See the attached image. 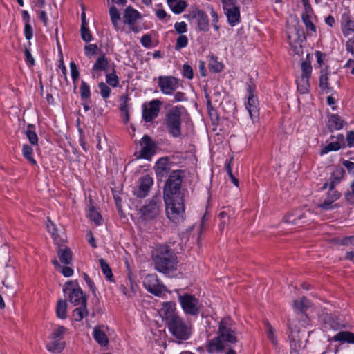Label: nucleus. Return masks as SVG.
<instances>
[{
	"label": "nucleus",
	"instance_id": "nucleus-1",
	"mask_svg": "<svg viewBox=\"0 0 354 354\" xmlns=\"http://www.w3.org/2000/svg\"><path fill=\"white\" fill-rule=\"evenodd\" d=\"M183 172L173 171L167 180L163 192L168 218L175 223L183 221L185 216L184 192L181 189Z\"/></svg>",
	"mask_w": 354,
	"mask_h": 354
},
{
	"label": "nucleus",
	"instance_id": "nucleus-2",
	"mask_svg": "<svg viewBox=\"0 0 354 354\" xmlns=\"http://www.w3.org/2000/svg\"><path fill=\"white\" fill-rule=\"evenodd\" d=\"M238 342L236 328L233 321L223 318L219 323L218 336L211 339L206 347L209 353H221L225 347V344H236Z\"/></svg>",
	"mask_w": 354,
	"mask_h": 354
},
{
	"label": "nucleus",
	"instance_id": "nucleus-3",
	"mask_svg": "<svg viewBox=\"0 0 354 354\" xmlns=\"http://www.w3.org/2000/svg\"><path fill=\"white\" fill-rule=\"evenodd\" d=\"M155 268L160 272L167 274L177 268V256L167 245H158L153 254Z\"/></svg>",
	"mask_w": 354,
	"mask_h": 354
},
{
	"label": "nucleus",
	"instance_id": "nucleus-4",
	"mask_svg": "<svg viewBox=\"0 0 354 354\" xmlns=\"http://www.w3.org/2000/svg\"><path fill=\"white\" fill-rule=\"evenodd\" d=\"M73 281H68L66 283L63 291L66 293L69 290L68 299L69 301L73 306H79L73 310L72 313V317L75 321H81L84 317L87 316L88 312L86 308L87 297L85 293L83 292L82 289L78 288H73L71 290L70 286L73 285Z\"/></svg>",
	"mask_w": 354,
	"mask_h": 354
},
{
	"label": "nucleus",
	"instance_id": "nucleus-5",
	"mask_svg": "<svg viewBox=\"0 0 354 354\" xmlns=\"http://www.w3.org/2000/svg\"><path fill=\"white\" fill-rule=\"evenodd\" d=\"M169 331L179 342L189 339L192 333V325L183 317H178L167 325Z\"/></svg>",
	"mask_w": 354,
	"mask_h": 354
},
{
	"label": "nucleus",
	"instance_id": "nucleus-6",
	"mask_svg": "<svg viewBox=\"0 0 354 354\" xmlns=\"http://www.w3.org/2000/svg\"><path fill=\"white\" fill-rule=\"evenodd\" d=\"M178 301L186 315L197 316L203 308L202 303L194 295L189 293L179 294Z\"/></svg>",
	"mask_w": 354,
	"mask_h": 354
},
{
	"label": "nucleus",
	"instance_id": "nucleus-7",
	"mask_svg": "<svg viewBox=\"0 0 354 354\" xmlns=\"http://www.w3.org/2000/svg\"><path fill=\"white\" fill-rule=\"evenodd\" d=\"M168 132L174 138L181 135V111L180 107H175L168 111L165 118Z\"/></svg>",
	"mask_w": 354,
	"mask_h": 354
},
{
	"label": "nucleus",
	"instance_id": "nucleus-8",
	"mask_svg": "<svg viewBox=\"0 0 354 354\" xmlns=\"http://www.w3.org/2000/svg\"><path fill=\"white\" fill-rule=\"evenodd\" d=\"M255 86L250 80L248 83V102L245 104V107L248 111L251 120L255 122L259 120V102L257 97L254 95Z\"/></svg>",
	"mask_w": 354,
	"mask_h": 354
},
{
	"label": "nucleus",
	"instance_id": "nucleus-9",
	"mask_svg": "<svg viewBox=\"0 0 354 354\" xmlns=\"http://www.w3.org/2000/svg\"><path fill=\"white\" fill-rule=\"evenodd\" d=\"M161 205V194L158 193L140 209V212L146 219H152L158 215Z\"/></svg>",
	"mask_w": 354,
	"mask_h": 354
},
{
	"label": "nucleus",
	"instance_id": "nucleus-10",
	"mask_svg": "<svg viewBox=\"0 0 354 354\" xmlns=\"http://www.w3.org/2000/svg\"><path fill=\"white\" fill-rule=\"evenodd\" d=\"M143 285L149 292L158 297L167 290L166 287L159 281L155 274H148L144 279Z\"/></svg>",
	"mask_w": 354,
	"mask_h": 354
},
{
	"label": "nucleus",
	"instance_id": "nucleus-11",
	"mask_svg": "<svg viewBox=\"0 0 354 354\" xmlns=\"http://www.w3.org/2000/svg\"><path fill=\"white\" fill-rule=\"evenodd\" d=\"M140 144L142 149L139 152L138 158L150 160L156 153L157 146L155 142L149 136L145 135L142 138Z\"/></svg>",
	"mask_w": 354,
	"mask_h": 354
},
{
	"label": "nucleus",
	"instance_id": "nucleus-12",
	"mask_svg": "<svg viewBox=\"0 0 354 354\" xmlns=\"http://www.w3.org/2000/svg\"><path fill=\"white\" fill-rule=\"evenodd\" d=\"M158 84L165 95H171L179 86L178 80L173 76L158 77Z\"/></svg>",
	"mask_w": 354,
	"mask_h": 354
},
{
	"label": "nucleus",
	"instance_id": "nucleus-13",
	"mask_svg": "<svg viewBox=\"0 0 354 354\" xmlns=\"http://www.w3.org/2000/svg\"><path fill=\"white\" fill-rule=\"evenodd\" d=\"M162 102L159 100L151 101L148 105L142 106V118L146 122H150L158 115Z\"/></svg>",
	"mask_w": 354,
	"mask_h": 354
},
{
	"label": "nucleus",
	"instance_id": "nucleus-14",
	"mask_svg": "<svg viewBox=\"0 0 354 354\" xmlns=\"http://www.w3.org/2000/svg\"><path fill=\"white\" fill-rule=\"evenodd\" d=\"M159 315L165 321L166 326L178 317H180L176 310V304L172 301L165 302L159 310Z\"/></svg>",
	"mask_w": 354,
	"mask_h": 354
},
{
	"label": "nucleus",
	"instance_id": "nucleus-15",
	"mask_svg": "<svg viewBox=\"0 0 354 354\" xmlns=\"http://www.w3.org/2000/svg\"><path fill=\"white\" fill-rule=\"evenodd\" d=\"M153 178L149 175H145L140 180L139 187L134 191V194L138 198L145 197L153 185Z\"/></svg>",
	"mask_w": 354,
	"mask_h": 354
},
{
	"label": "nucleus",
	"instance_id": "nucleus-16",
	"mask_svg": "<svg viewBox=\"0 0 354 354\" xmlns=\"http://www.w3.org/2000/svg\"><path fill=\"white\" fill-rule=\"evenodd\" d=\"M341 197V193L337 190H331L329 189L327 196L324 202L318 207L324 210L331 209L333 207V203Z\"/></svg>",
	"mask_w": 354,
	"mask_h": 354
},
{
	"label": "nucleus",
	"instance_id": "nucleus-17",
	"mask_svg": "<svg viewBox=\"0 0 354 354\" xmlns=\"http://www.w3.org/2000/svg\"><path fill=\"white\" fill-rule=\"evenodd\" d=\"M225 15L229 24L234 26L240 21V10L239 6L236 4L229 8H225Z\"/></svg>",
	"mask_w": 354,
	"mask_h": 354
},
{
	"label": "nucleus",
	"instance_id": "nucleus-18",
	"mask_svg": "<svg viewBox=\"0 0 354 354\" xmlns=\"http://www.w3.org/2000/svg\"><path fill=\"white\" fill-rule=\"evenodd\" d=\"M193 17L196 20L197 26L201 31H207L209 30V19L207 14L202 10H197Z\"/></svg>",
	"mask_w": 354,
	"mask_h": 354
},
{
	"label": "nucleus",
	"instance_id": "nucleus-19",
	"mask_svg": "<svg viewBox=\"0 0 354 354\" xmlns=\"http://www.w3.org/2000/svg\"><path fill=\"white\" fill-rule=\"evenodd\" d=\"M346 124V122L337 114H330L328 115V127L330 131L339 130L342 129Z\"/></svg>",
	"mask_w": 354,
	"mask_h": 354
},
{
	"label": "nucleus",
	"instance_id": "nucleus-20",
	"mask_svg": "<svg viewBox=\"0 0 354 354\" xmlns=\"http://www.w3.org/2000/svg\"><path fill=\"white\" fill-rule=\"evenodd\" d=\"M57 253L60 261L62 263L65 265H69L71 263L73 259L72 252L68 248L59 246Z\"/></svg>",
	"mask_w": 354,
	"mask_h": 354
},
{
	"label": "nucleus",
	"instance_id": "nucleus-21",
	"mask_svg": "<svg viewBox=\"0 0 354 354\" xmlns=\"http://www.w3.org/2000/svg\"><path fill=\"white\" fill-rule=\"evenodd\" d=\"M140 17V14L131 7H127L124 13V22L129 25L134 22Z\"/></svg>",
	"mask_w": 354,
	"mask_h": 354
},
{
	"label": "nucleus",
	"instance_id": "nucleus-22",
	"mask_svg": "<svg viewBox=\"0 0 354 354\" xmlns=\"http://www.w3.org/2000/svg\"><path fill=\"white\" fill-rule=\"evenodd\" d=\"M333 340L342 343L354 344V333L349 331H341L333 337Z\"/></svg>",
	"mask_w": 354,
	"mask_h": 354
},
{
	"label": "nucleus",
	"instance_id": "nucleus-23",
	"mask_svg": "<svg viewBox=\"0 0 354 354\" xmlns=\"http://www.w3.org/2000/svg\"><path fill=\"white\" fill-rule=\"evenodd\" d=\"M345 171L343 168L337 169L333 174L330 178V183H329V189L335 190V187L337 185L341 180L344 178Z\"/></svg>",
	"mask_w": 354,
	"mask_h": 354
},
{
	"label": "nucleus",
	"instance_id": "nucleus-24",
	"mask_svg": "<svg viewBox=\"0 0 354 354\" xmlns=\"http://www.w3.org/2000/svg\"><path fill=\"white\" fill-rule=\"evenodd\" d=\"M53 340L47 344L46 348L50 352L60 353L65 347V342L57 339Z\"/></svg>",
	"mask_w": 354,
	"mask_h": 354
},
{
	"label": "nucleus",
	"instance_id": "nucleus-25",
	"mask_svg": "<svg viewBox=\"0 0 354 354\" xmlns=\"http://www.w3.org/2000/svg\"><path fill=\"white\" fill-rule=\"evenodd\" d=\"M310 306V302L306 297L294 301V307L301 313H304Z\"/></svg>",
	"mask_w": 354,
	"mask_h": 354
},
{
	"label": "nucleus",
	"instance_id": "nucleus-26",
	"mask_svg": "<svg viewBox=\"0 0 354 354\" xmlns=\"http://www.w3.org/2000/svg\"><path fill=\"white\" fill-rule=\"evenodd\" d=\"M297 89L300 93L304 94L308 92L310 89L309 78L300 77L297 80Z\"/></svg>",
	"mask_w": 354,
	"mask_h": 354
},
{
	"label": "nucleus",
	"instance_id": "nucleus-27",
	"mask_svg": "<svg viewBox=\"0 0 354 354\" xmlns=\"http://www.w3.org/2000/svg\"><path fill=\"white\" fill-rule=\"evenodd\" d=\"M319 88L324 93H329L332 91V88L329 86L327 73L324 74L323 71H322V75L319 77Z\"/></svg>",
	"mask_w": 354,
	"mask_h": 354
},
{
	"label": "nucleus",
	"instance_id": "nucleus-28",
	"mask_svg": "<svg viewBox=\"0 0 354 354\" xmlns=\"http://www.w3.org/2000/svg\"><path fill=\"white\" fill-rule=\"evenodd\" d=\"M93 337L102 346H105L109 342L106 335L103 331L97 328L94 329Z\"/></svg>",
	"mask_w": 354,
	"mask_h": 354
},
{
	"label": "nucleus",
	"instance_id": "nucleus-29",
	"mask_svg": "<svg viewBox=\"0 0 354 354\" xmlns=\"http://www.w3.org/2000/svg\"><path fill=\"white\" fill-rule=\"evenodd\" d=\"M67 310V303L65 300H59L56 306V314L57 316L60 319H66Z\"/></svg>",
	"mask_w": 354,
	"mask_h": 354
},
{
	"label": "nucleus",
	"instance_id": "nucleus-30",
	"mask_svg": "<svg viewBox=\"0 0 354 354\" xmlns=\"http://www.w3.org/2000/svg\"><path fill=\"white\" fill-rule=\"evenodd\" d=\"M99 262L100 264L102 271L103 274L105 275L106 278L109 281H112L113 280V275L109 264L102 258L100 259Z\"/></svg>",
	"mask_w": 354,
	"mask_h": 354
},
{
	"label": "nucleus",
	"instance_id": "nucleus-31",
	"mask_svg": "<svg viewBox=\"0 0 354 354\" xmlns=\"http://www.w3.org/2000/svg\"><path fill=\"white\" fill-rule=\"evenodd\" d=\"M305 216V213H302L301 211L296 210L292 214H290L287 216L286 221L287 223L298 225L300 223L299 221L304 218Z\"/></svg>",
	"mask_w": 354,
	"mask_h": 354
},
{
	"label": "nucleus",
	"instance_id": "nucleus-32",
	"mask_svg": "<svg viewBox=\"0 0 354 354\" xmlns=\"http://www.w3.org/2000/svg\"><path fill=\"white\" fill-rule=\"evenodd\" d=\"M109 65L107 59L102 55L98 57L93 66V70L95 71H106Z\"/></svg>",
	"mask_w": 354,
	"mask_h": 354
},
{
	"label": "nucleus",
	"instance_id": "nucleus-33",
	"mask_svg": "<svg viewBox=\"0 0 354 354\" xmlns=\"http://www.w3.org/2000/svg\"><path fill=\"white\" fill-rule=\"evenodd\" d=\"M311 12L304 11L301 15V19L307 30H310L311 31L315 32L316 27L315 24L310 20V13Z\"/></svg>",
	"mask_w": 354,
	"mask_h": 354
},
{
	"label": "nucleus",
	"instance_id": "nucleus-34",
	"mask_svg": "<svg viewBox=\"0 0 354 354\" xmlns=\"http://www.w3.org/2000/svg\"><path fill=\"white\" fill-rule=\"evenodd\" d=\"M344 147L339 141L332 142L327 144L321 151V154H326L332 151H337Z\"/></svg>",
	"mask_w": 354,
	"mask_h": 354
},
{
	"label": "nucleus",
	"instance_id": "nucleus-35",
	"mask_svg": "<svg viewBox=\"0 0 354 354\" xmlns=\"http://www.w3.org/2000/svg\"><path fill=\"white\" fill-rule=\"evenodd\" d=\"M52 263L55 268L59 270L64 277H69L73 275V270L71 268L68 266L62 267L57 259L53 260Z\"/></svg>",
	"mask_w": 354,
	"mask_h": 354
},
{
	"label": "nucleus",
	"instance_id": "nucleus-36",
	"mask_svg": "<svg viewBox=\"0 0 354 354\" xmlns=\"http://www.w3.org/2000/svg\"><path fill=\"white\" fill-rule=\"evenodd\" d=\"M343 20L344 23V35H348L351 32H354V20H352L348 15L344 16Z\"/></svg>",
	"mask_w": 354,
	"mask_h": 354
},
{
	"label": "nucleus",
	"instance_id": "nucleus-37",
	"mask_svg": "<svg viewBox=\"0 0 354 354\" xmlns=\"http://www.w3.org/2000/svg\"><path fill=\"white\" fill-rule=\"evenodd\" d=\"M187 6V3L184 0H179L173 5L169 6V8L171 9V10L176 13V14H180L183 12L186 7Z\"/></svg>",
	"mask_w": 354,
	"mask_h": 354
},
{
	"label": "nucleus",
	"instance_id": "nucleus-38",
	"mask_svg": "<svg viewBox=\"0 0 354 354\" xmlns=\"http://www.w3.org/2000/svg\"><path fill=\"white\" fill-rule=\"evenodd\" d=\"M23 156L32 165H36V160L34 159L32 156L33 149L32 148L28 145H24L22 149Z\"/></svg>",
	"mask_w": 354,
	"mask_h": 354
},
{
	"label": "nucleus",
	"instance_id": "nucleus-39",
	"mask_svg": "<svg viewBox=\"0 0 354 354\" xmlns=\"http://www.w3.org/2000/svg\"><path fill=\"white\" fill-rule=\"evenodd\" d=\"M35 126L32 124L28 125V129L26 132V136L32 145H37L38 137L33 130Z\"/></svg>",
	"mask_w": 354,
	"mask_h": 354
},
{
	"label": "nucleus",
	"instance_id": "nucleus-40",
	"mask_svg": "<svg viewBox=\"0 0 354 354\" xmlns=\"http://www.w3.org/2000/svg\"><path fill=\"white\" fill-rule=\"evenodd\" d=\"M88 216L91 221H93L95 224L100 225L102 223V216L93 207L89 209Z\"/></svg>",
	"mask_w": 354,
	"mask_h": 354
},
{
	"label": "nucleus",
	"instance_id": "nucleus-41",
	"mask_svg": "<svg viewBox=\"0 0 354 354\" xmlns=\"http://www.w3.org/2000/svg\"><path fill=\"white\" fill-rule=\"evenodd\" d=\"M106 83L112 87H117L119 85V78L115 75V71L113 69L112 73H107L106 75Z\"/></svg>",
	"mask_w": 354,
	"mask_h": 354
},
{
	"label": "nucleus",
	"instance_id": "nucleus-42",
	"mask_svg": "<svg viewBox=\"0 0 354 354\" xmlns=\"http://www.w3.org/2000/svg\"><path fill=\"white\" fill-rule=\"evenodd\" d=\"M128 100L129 97L125 96L124 97V102L120 106V111L122 114L123 120L124 123H127L129 120V113L128 110Z\"/></svg>",
	"mask_w": 354,
	"mask_h": 354
},
{
	"label": "nucleus",
	"instance_id": "nucleus-43",
	"mask_svg": "<svg viewBox=\"0 0 354 354\" xmlns=\"http://www.w3.org/2000/svg\"><path fill=\"white\" fill-rule=\"evenodd\" d=\"M109 14L111 17V20L114 25V26L118 28V23L120 19V15L115 6H111L109 9Z\"/></svg>",
	"mask_w": 354,
	"mask_h": 354
},
{
	"label": "nucleus",
	"instance_id": "nucleus-44",
	"mask_svg": "<svg viewBox=\"0 0 354 354\" xmlns=\"http://www.w3.org/2000/svg\"><path fill=\"white\" fill-rule=\"evenodd\" d=\"M301 77H310L311 73H312V66L309 62L308 61H304L301 63Z\"/></svg>",
	"mask_w": 354,
	"mask_h": 354
},
{
	"label": "nucleus",
	"instance_id": "nucleus-45",
	"mask_svg": "<svg viewBox=\"0 0 354 354\" xmlns=\"http://www.w3.org/2000/svg\"><path fill=\"white\" fill-rule=\"evenodd\" d=\"M80 31L82 40H84L85 42H89L91 41L92 35L88 28L87 27V24H84V23H82Z\"/></svg>",
	"mask_w": 354,
	"mask_h": 354
},
{
	"label": "nucleus",
	"instance_id": "nucleus-46",
	"mask_svg": "<svg viewBox=\"0 0 354 354\" xmlns=\"http://www.w3.org/2000/svg\"><path fill=\"white\" fill-rule=\"evenodd\" d=\"M80 95L82 100H89L91 91L89 86L84 81H82L80 86Z\"/></svg>",
	"mask_w": 354,
	"mask_h": 354
},
{
	"label": "nucleus",
	"instance_id": "nucleus-47",
	"mask_svg": "<svg viewBox=\"0 0 354 354\" xmlns=\"http://www.w3.org/2000/svg\"><path fill=\"white\" fill-rule=\"evenodd\" d=\"M98 88L100 90V95L103 99H106L109 97L111 90L106 84L101 82L98 84Z\"/></svg>",
	"mask_w": 354,
	"mask_h": 354
},
{
	"label": "nucleus",
	"instance_id": "nucleus-48",
	"mask_svg": "<svg viewBox=\"0 0 354 354\" xmlns=\"http://www.w3.org/2000/svg\"><path fill=\"white\" fill-rule=\"evenodd\" d=\"M188 44V39L186 35H180L176 39L175 50H179L187 46Z\"/></svg>",
	"mask_w": 354,
	"mask_h": 354
},
{
	"label": "nucleus",
	"instance_id": "nucleus-49",
	"mask_svg": "<svg viewBox=\"0 0 354 354\" xmlns=\"http://www.w3.org/2000/svg\"><path fill=\"white\" fill-rule=\"evenodd\" d=\"M66 332V328L63 326H59L51 334L52 339H59L63 337L64 334Z\"/></svg>",
	"mask_w": 354,
	"mask_h": 354
},
{
	"label": "nucleus",
	"instance_id": "nucleus-50",
	"mask_svg": "<svg viewBox=\"0 0 354 354\" xmlns=\"http://www.w3.org/2000/svg\"><path fill=\"white\" fill-rule=\"evenodd\" d=\"M209 68L214 73H218L222 71L223 66L221 63L218 62L216 59H211L209 64Z\"/></svg>",
	"mask_w": 354,
	"mask_h": 354
},
{
	"label": "nucleus",
	"instance_id": "nucleus-51",
	"mask_svg": "<svg viewBox=\"0 0 354 354\" xmlns=\"http://www.w3.org/2000/svg\"><path fill=\"white\" fill-rule=\"evenodd\" d=\"M182 73L183 77L192 80L194 77V73L192 68L188 64H184L183 66Z\"/></svg>",
	"mask_w": 354,
	"mask_h": 354
},
{
	"label": "nucleus",
	"instance_id": "nucleus-52",
	"mask_svg": "<svg viewBox=\"0 0 354 354\" xmlns=\"http://www.w3.org/2000/svg\"><path fill=\"white\" fill-rule=\"evenodd\" d=\"M267 334L270 341L275 346L277 345V337L274 333V328L269 324H267Z\"/></svg>",
	"mask_w": 354,
	"mask_h": 354
},
{
	"label": "nucleus",
	"instance_id": "nucleus-53",
	"mask_svg": "<svg viewBox=\"0 0 354 354\" xmlns=\"http://www.w3.org/2000/svg\"><path fill=\"white\" fill-rule=\"evenodd\" d=\"M97 50V46L96 44H89L84 46L85 55L88 57L95 55Z\"/></svg>",
	"mask_w": 354,
	"mask_h": 354
},
{
	"label": "nucleus",
	"instance_id": "nucleus-54",
	"mask_svg": "<svg viewBox=\"0 0 354 354\" xmlns=\"http://www.w3.org/2000/svg\"><path fill=\"white\" fill-rule=\"evenodd\" d=\"M71 77L74 83L77 81L79 77V71L75 62H71L70 63Z\"/></svg>",
	"mask_w": 354,
	"mask_h": 354
},
{
	"label": "nucleus",
	"instance_id": "nucleus-55",
	"mask_svg": "<svg viewBox=\"0 0 354 354\" xmlns=\"http://www.w3.org/2000/svg\"><path fill=\"white\" fill-rule=\"evenodd\" d=\"M176 31L179 34H183L187 32V24L185 22H176L174 24Z\"/></svg>",
	"mask_w": 354,
	"mask_h": 354
},
{
	"label": "nucleus",
	"instance_id": "nucleus-56",
	"mask_svg": "<svg viewBox=\"0 0 354 354\" xmlns=\"http://www.w3.org/2000/svg\"><path fill=\"white\" fill-rule=\"evenodd\" d=\"M83 277H84V279L86 283H87L88 286L91 290L93 294L94 295H95V294H96V288H95L93 282L92 281V280L88 277V275L87 274H86V273L83 274Z\"/></svg>",
	"mask_w": 354,
	"mask_h": 354
},
{
	"label": "nucleus",
	"instance_id": "nucleus-57",
	"mask_svg": "<svg viewBox=\"0 0 354 354\" xmlns=\"http://www.w3.org/2000/svg\"><path fill=\"white\" fill-rule=\"evenodd\" d=\"M24 35L26 39L30 40L33 35V30L31 25L29 23H26L24 27Z\"/></svg>",
	"mask_w": 354,
	"mask_h": 354
},
{
	"label": "nucleus",
	"instance_id": "nucleus-58",
	"mask_svg": "<svg viewBox=\"0 0 354 354\" xmlns=\"http://www.w3.org/2000/svg\"><path fill=\"white\" fill-rule=\"evenodd\" d=\"M140 42L143 46L147 47V48L150 47L151 45V36L147 34L144 35L140 39Z\"/></svg>",
	"mask_w": 354,
	"mask_h": 354
},
{
	"label": "nucleus",
	"instance_id": "nucleus-59",
	"mask_svg": "<svg viewBox=\"0 0 354 354\" xmlns=\"http://www.w3.org/2000/svg\"><path fill=\"white\" fill-rule=\"evenodd\" d=\"M168 160L167 158H162L158 160L157 162V168L158 169L164 171L167 169Z\"/></svg>",
	"mask_w": 354,
	"mask_h": 354
},
{
	"label": "nucleus",
	"instance_id": "nucleus-60",
	"mask_svg": "<svg viewBox=\"0 0 354 354\" xmlns=\"http://www.w3.org/2000/svg\"><path fill=\"white\" fill-rule=\"evenodd\" d=\"M346 142L349 147H354V131H350L346 135Z\"/></svg>",
	"mask_w": 354,
	"mask_h": 354
},
{
	"label": "nucleus",
	"instance_id": "nucleus-61",
	"mask_svg": "<svg viewBox=\"0 0 354 354\" xmlns=\"http://www.w3.org/2000/svg\"><path fill=\"white\" fill-rule=\"evenodd\" d=\"M346 49L348 52L351 53L352 55H354V38L349 39L346 43Z\"/></svg>",
	"mask_w": 354,
	"mask_h": 354
},
{
	"label": "nucleus",
	"instance_id": "nucleus-62",
	"mask_svg": "<svg viewBox=\"0 0 354 354\" xmlns=\"http://www.w3.org/2000/svg\"><path fill=\"white\" fill-rule=\"evenodd\" d=\"M342 165L346 168L349 173L354 174V162L349 160H344Z\"/></svg>",
	"mask_w": 354,
	"mask_h": 354
},
{
	"label": "nucleus",
	"instance_id": "nucleus-63",
	"mask_svg": "<svg viewBox=\"0 0 354 354\" xmlns=\"http://www.w3.org/2000/svg\"><path fill=\"white\" fill-rule=\"evenodd\" d=\"M24 53H25V56H26V61L27 62L30 63V64L31 66H33L35 64V60L30 53V51L26 48L24 51Z\"/></svg>",
	"mask_w": 354,
	"mask_h": 354
},
{
	"label": "nucleus",
	"instance_id": "nucleus-64",
	"mask_svg": "<svg viewBox=\"0 0 354 354\" xmlns=\"http://www.w3.org/2000/svg\"><path fill=\"white\" fill-rule=\"evenodd\" d=\"M345 198L349 203L354 204V192L352 190L346 194Z\"/></svg>",
	"mask_w": 354,
	"mask_h": 354
}]
</instances>
